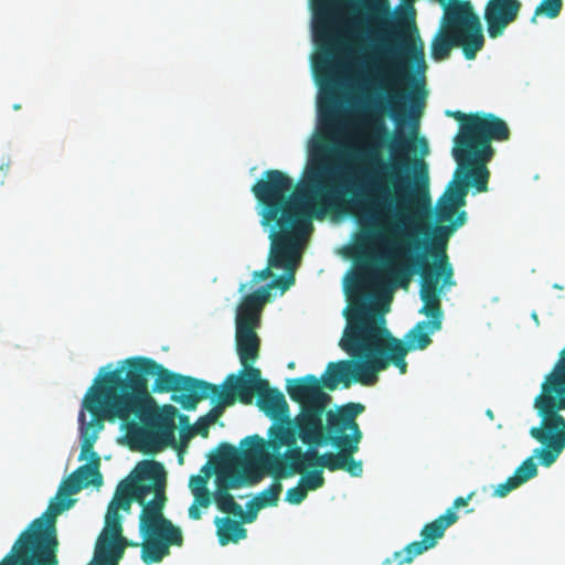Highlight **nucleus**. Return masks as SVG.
<instances>
[{
    "instance_id": "1",
    "label": "nucleus",
    "mask_w": 565,
    "mask_h": 565,
    "mask_svg": "<svg viewBox=\"0 0 565 565\" xmlns=\"http://www.w3.org/2000/svg\"><path fill=\"white\" fill-rule=\"evenodd\" d=\"M372 134L371 141L359 154L367 159L373 169L367 174L362 200L356 202L355 216L360 225L353 246L354 259L367 258L375 245L388 248L386 271L392 282L406 288L413 276L419 274L420 284L450 288L456 285L454 268L446 253L449 235L466 223V212L461 211L450 225L434 228L429 264L426 255H412V247L420 248L419 241H412L407 231L409 214L414 204L429 202V174L423 159H411L415 151L417 126L406 135L396 129L387 149L391 160L381 159V139L390 136L384 119L375 114L367 119Z\"/></svg>"
},
{
    "instance_id": "2",
    "label": "nucleus",
    "mask_w": 565,
    "mask_h": 565,
    "mask_svg": "<svg viewBox=\"0 0 565 565\" xmlns=\"http://www.w3.org/2000/svg\"><path fill=\"white\" fill-rule=\"evenodd\" d=\"M335 73L332 82L317 77L322 89L319 102L318 134L308 149V161L297 185L280 170L270 169L252 186L257 201L260 225L269 230V267L282 268L285 274L264 288L288 290L296 281L300 248L312 231V216L321 217L333 210L341 198L337 172L332 164L341 118L335 96Z\"/></svg>"
},
{
    "instance_id": "3",
    "label": "nucleus",
    "mask_w": 565,
    "mask_h": 565,
    "mask_svg": "<svg viewBox=\"0 0 565 565\" xmlns=\"http://www.w3.org/2000/svg\"><path fill=\"white\" fill-rule=\"evenodd\" d=\"M347 327L339 345L352 360H342L328 364L322 384L329 391H334L340 383L348 388L352 382L362 385H373L377 373L391 364L401 374L407 372L406 355L409 347L393 337L385 327L384 312H375L366 301L352 303L345 315Z\"/></svg>"
},
{
    "instance_id": "4",
    "label": "nucleus",
    "mask_w": 565,
    "mask_h": 565,
    "mask_svg": "<svg viewBox=\"0 0 565 565\" xmlns=\"http://www.w3.org/2000/svg\"><path fill=\"white\" fill-rule=\"evenodd\" d=\"M102 367L94 385L88 390L83 406L90 413L92 419L84 443V451L96 443L104 428V419L118 418L128 422L131 416L141 418L149 408L152 398L149 394L148 376H156L152 392L175 391L181 374L170 372L154 360L146 356H131L121 361L115 370L104 373Z\"/></svg>"
},
{
    "instance_id": "5",
    "label": "nucleus",
    "mask_w": 565,
    "mask_h": 565,
    "mask_svg": "<svg viewBox=\"0 0 565 565\" xmlns=\"http://www.w3.org/2000/svg\"><path fill=\"white\" fill-rule=\"evenodd\" d=\"M164 487L163 465L149 460L141 462L135 480L121 481L116 490L117 494L142 505L139 516V531L143 539L141 559L148 565L161 562L170 554L171 546L183 544L181 529L164 518L162 512L167 501Z\"/></svg>"
},
{
    "instance_id": "6",
    "label": "nucleus",
    "mask_w": 565,
    "mask_h": 565,
    "mask_svg": "<svg viewBox=\"0 0 565 565\" xmlns=\"http://www.w3.org/2000/svg\"><path fill=\"white\" fill-rule=\"evenodd\" d=\"M415 24L409 25V30H391L390 34L398 42L391 41L386 43L382 52L386 57V63H379L375 55H363L359 58L358 65L361 66L366 78L379 79L380 88L388 94L385 100L377 105L382 113H387L399 128L409 116L407 104L412 108L420 106L424 100L417 89L406 93L399 86L413 79L407 63L417 66L425 65L424 44L417 34Z\"/></svg>"
},
{
    "instance_id": "7",
    "label": "nucleus",
    "mask_w": 565,
    "mask_h": 565,
    "mask_svg": "<svg viewBox=\"0 0 565 565\" xmlns=\"http://www.w3.org/2000/svg\"><path fill=\"white\" fill-rule=\"evenodd\" d=\"M365 409L360 403H348L335 411H328L326 425L316 431H309V440L302 441L309 447L332 445L338 452H326L321 456L320 468L329 471L344 470L352 477H360L363 472L362 462L354 459L363 434L356 417Z\"/></svg>"
},
{
    "instance_id": "8",
    "label": "nucleus",
    "mask_w": 565,
    "mask_h": 565,
    "mask_svg": "<svg viewBox=\"0 0 565 565\" xmlns=\"http://www.w3.org/2000/svg\"><path fill=\"white\" fill-rule=\"evenodd\" d=\"M312 34L318 49L313 58V71L338 68L340 53L351 52L350 43L358 28V20H345L342 0H311Z\"/></svg>"
},
{
    "instance_id": "9",
    "label": "nucleus",
    "mask_w": 565,
    "mask_h": 565,
    "mask_svg": "<svg viewBox=\"0 0 565 565\" xmlns=\"http://www.w3.org/2000/svg\"><path fill=\"white\" fill-rule=\"evenodd\" d=\"M268 438V441L258 435L244 438L241 446L245 447V458L258 461L275 479L302 473V449L297 445L296 425H273Z\"/></svg>"
},
{
    "instance_id": "10",
    "label": "nucleus",
    "mask_w": 565,
    "mask_h": 565,
    "mask_svg": "<svg viewBox=\"0 0 565 565\" xmlns=\"http://www.w3.org/2000/svg\"><path fill=\"white\" fill-rule=\"evenodd\" d=\"M484 45L480 18L469 1L452 0L445 9L441 31L431 42V56L446 60L452 47H461L467 60H473Z\"/></svg>"
},
{
    "instance_id": "11",
    "label": "nucleus",
    "mask_w": 565,
    "mask_h": 565,
    "mask_svg": "<svg viewBox=\"0 0 565 565\" xmlns=\"http://www.w3.org/2000/svg\"><path fill=\"white\" fill-rule=\"evenodd\" d=\"M534 408L540 424L531 427L529 434L541 445L534 455L542 466L551 467L565 449V417L561 414L565 411V395L541 386Z\"/></svg>"
},
{
    "instance_id": "12",
    "label": "nucleus",
    "mask_w": 565,
    "mask_h": 565,
    "mask_svg": "<svg viewBox=\"0 0 565 565\" xmlns=\"http://www.w3.org/2000/svg\"><path fill=\"white\" fill-rule=\"evenodd\" d=\"M230 381L236 394H224L223 404H234L236 399L242 404H250L253 396L257 395V406L277 422L275 425H295V419H290L285 395L278 388L270 387L267 380L262 379L260 370H252L250 379L230 374Z\"/></svg>"
},
{
    "instance_id": "13",
    "label": "nucleus",
    "mask_w": 565,
    "mask_h": 565,
    "mask_svg": "<svg viewBox=\"0 0 565 565\" xmlns=\"http://www.w3.org/2000/svg\"><path fill=\"white\" fill-rule=\"evenodd\" d=\"M81 490L82 486L76 482L71 473L60 486L45 512L40 518L33 520L20 534L22 550L58 547L56 518L72 507L74 501L70 497L78 493Z\"/></svg>"
},
{
    "instance_id": "14",
    "label": "nucleus",
    "mask_w": 565,
    "mask_h": 565,
    "mask_svg": "<svg viewBox=\"0 0 565 565\" xmlns=\"http://www.w3.org/2000/svg\"><path fill=\"white\" fill-rule=\"evenodd\" d=\"M289 397L300 404V413L295 417L298 436L301 441L309 440V431H316L323 425L322 417L330 397L322 391L320 381L316 375L308 374L301 377L287 380L286 385Z\"/></svg>"
},
{
    "instance_id": "15",
    "label": "nucleus",
    "mask_w": 565,
    "mask_h": 565,
    "mask_svg": "<svg viewBox=\"0 0 565 565\" xmlns=\"http://www.w3.org/2000/svg\"><path fill=\"white\" fill-rule=\"evenodd\" d=\"M447 117L459 124L458 134L454 138V151L471 148L473 145L484 146L487 140L504 141L510 138L507 122L491 113L465 114L460 110H446Z\"/></svg>"
},
{
    "instance_id": "16",
    "label": "nucleus",
    "mask_w": 565,
    "mask_h": 565,
    "mask_svg": "<svg viewBox=\"0 0 565 565\" xmlns=\"http://www.w3.org/2000/svg\"><path fill=\"white\" fill-rule=\"evenodd\" d=\"M447 117L459 124L458 134L454 138V151L471 148L473 145L484 146L487 140L504 141L510 138L507 122L491 113L465 114L460 110H446Z\"/></svg>"
},
{
    "instance_id": "17",
    "label": "nucleus",
    "mask_w": 565,
    "mask_h": 565,
    "mask_svg": "<svg viewBox=\"0 0 565 565\" xmlns=\"http://www.w3.org/2000/svg\"><path fill=\"white\" fill-rule=\"evenodd\" d=\"M446 288L433 286L429 281L420 284L419 296L423 301V307L419 313L430 318L429 321H419L416 326L407 332L405 339L406 347L412 350H424L430 343V333L439 331L443 324L444 312L441 309L440 296Z\"/></svg>"
},
{
    "instance_id": "18",
    "label": "nucleus",
    "mask_w": 565,
    "mask_h": 565,
    "mask_svg": "<svg viewBox=\"0 0 565 565\" xmlns=\"http://www.w3.org/2000/svg\"><path fill=\"white\" fill-rule=\"evenodd\" d=\"M493 140H487L484 146L473 145L471 148L454 151L452 156L458 163L456 172H461V179L472 184L478 192L488 190L490 172L487 163L493 158Z\"/></svg>"
},
{
    "instance_id": "19",
    "label": "nucleus",
    "mask_w": 565,
    "mask_h": 565,
    "mask_svg": "<svg viewBox=\"0 0 565 565\" xmlns=\"http://www.w3.org/2000/svg\"><path fill=\"white\" fill-rule=\"evenodd\" d=\"M458 520V515L454 514L452 511H446L439 515L436 520L424 525L420 531V541L409 543L405 548L394 553V558H398L404 555L399 564L412 563L413 559L423 554L424 552L433 548L439 539L445 535V531L455 524Z\"/></svg>"
},
{
    "instance_id": "20",
    "label": "nucleus",
    "mask_w": 565,
    "mask_h": 565,
    "mask_svg": "<svg viewBox=\"0 0 565 565\" xmlns=\"http://www.w3.org/2000/svg\"><path fill=\"white\" fill-rule=\"evenodd\" d=\"M220 393V386L191 376L181 375L171 399L186 411L196 408L199 402Z\"/></svg>"
},
{
    "instance_id": "21",
    "label": "nucleus",
    "mask_w": 565,
    "mask_h": 565,
    "mask_svg": "<svg viewBox=\"0 0 565 565\" xmlns=\"http://www.w3.org/2000/svg\"><path fill=\"white\" fill-rule=\"evenodd\" d=\"M519 0H489L484 9V20L491 39L501 36L509 24L519 15Z\"/></svg>"
},
{
    "instance_id": "22",
    "label": "nucleus",
    "mask_w": 565,
    "mask_h": 565,
    "mask_svg": "<svg viewBox=\"0 0 565 565\" xmlns=\"http://www.w3.org/2000/svg\"><path fill=\"white\" fill-rule=\"evenodd\" d=\"M81 424V435H82V452L81 459L85 456H90V463L83 465L78 467L75 471L72 472V476L76 480L78 484L82 486V489L87 488L88 486L100 487L103 483V476L99 471L100 458L94 451V445L89 450L84 451V443L87 437L88 431H93L94 427H89L90 420H85V414L83 412L79 413L78 417Z\"/></svg>"
},
{
    "instance_id": "23",
    "label": "nucleus",
    "mask_w": 565,
    "mask_h": 565,
    "mask_svg": "<svg viewBox=\"0 0 565 565\" xmlns=\"http://www.w3.org/2000/svg\"><path fill=\"white\" fill-rule=\"evenodd\" d=\"M236 350L242 364L238 377L250 379V371L258 370L254 367V363L259 358L260 339L255 329L236 328Z\"/></svg>"
},
{
    "instance_id": "24",
    "label": "nucleus",
    "mask_w": 565,
    "mask_h": 565,
    "mask_svg": "<svg viewBox=\"0 0 565 565\" xmlns=\"http://www.w3.org/2000/svg\"><path fill=\"white\" fill-rule=\"evenodd\" d=\"M257 463L238 462L237 467H225L216 477V488L230 491L239 489L245 484L258 482L262 473L258 470Z\"/></svg>"
},
{
    "instance_id": "25",
    "label": "nucleus",
    "mask_w": 565,
    "mask_h": 565,
    "mask_svg": "<svg viewBox=\"0 0 565 565\" xmlns=\"http://www.w3.org/2000/svg\"><path fill=\"white\" fill-rule=\"evenodd\" d=\"M269 298L268 288H258L245 296L237 309L236 328L256 329L260 322L263 306Z\"/></svg>"
},
{
    "instance_id": "26",
    "label": "nucleus",
    "mask_w": 565,
    "mask_h": 565,
    "mask_svg": "<svg viewBox=\"0 0 565 565\" xmlns=\"http://www.w3.org/2000/svg\"><path fill=\"white\" fill-rule=\"evenodd\" d=\"M166 415L161 416L157 423V433H140V440L146 447L160 450L164 446L174 445V415L177 409L169 405L164 408Z\"/></svg>"
},
{
    "instance_id": "27",
    "label": "nucleus",
    "mask_w": 565,
    "mask_h": 565,
    "mask_svg": "<svg viewBox=\"0 0 565 565\" xmlns=\"http://www.w3.org/2000/svg\"><path fill=\"white\" fill-rule=\"evenodd\" d=\"M127 545L139 546V543L130 542L124 537V540L117 539L100 542L97 546L95 558L88 565H118L119 559L124 556L125 548Z\"/></svg>"
},
{
    "instance_id": "28",
    "label": "nucleus",
    "mask_w": 565,
    "mask_h": 565,
    "mask_svg": "<svg viewBox=\"0 0 565 565\" xmlns=\"http://www.w3.org/2000/svg\"><path fill=\"white\" fill-rule=\"evenodd\" d=\"M281 491L282 484L280 483L279 479H275V481L268 488L263 490L258 495H256L246 504L247 512L244 515V522H253L257 516V512L264 508L276 507L278 504Z\"/></svg>"
},
{
    "instance_id": "29",
    "label": "nucleus",
    "mask_w": 565,
    "mask_h": 565,
    "mask_svg": "<svg viewBox=\"0 0 565 565\" xmlns=\"http://www.w3.org/2000/svg\"><path fill=\"white\" fill-rule=\"evenodd\" d=\"M215 525L217 527V536L221 545H226L231 542L237 543L247 535V531L242 523L228 516L215 518Z\"/></svg>"
},
{
    "instance_id": "30",
    "label": "nucleus",
    "mask_w": 565,
    "mask_h": 565,
    "mask_svg": "<svg viewBox=\"0 0 565 565\" xmlns=\"http://www.w3.org/2000/svg\"><path fill=\"white\" fill-rule=\"evenodd\" d=\"M554 393L565 395V347L559 351L558 358L541 385Z\"/></svg>"
},
{
    "instance_id": "31",
    "label": "nucleus",
    "mask_w": 565,
    "mask_h": 565,
    "mask_svg": "<svg viewBox=\"0 0 565 565\" xmlns=\"http://www.w3.org/2000/svg\"><path fill=\"white\" fill-rule=\"evenodd\" d=\"M21 565H58L57 548L22 550Z\"/></svg>"
},
{
    "instance_id": "32",
    "label": "nucleus",
    "mask_w": 565,
    "mask_h": 565,
    "mask_svg": "<svg viewBox=\"0 0 565 565\" xmlns=\"http://www.w3.org/2000/svg\"><path fill=\"white\" fill-rule=\"evenodd\" d=\"M238 462L250 463L256 461L246 459L244 451L242 452V458H239L238 450L234 446L226 443L221 444L215 456V463L226 467H237Z\"/></svg>"
},
{
    "instance_id": "33",
    "label": "nucleus",
    "mask_w": 565,
    "mask_h": 565,
    "mask_svg": "<svg viewBox=\"0 0 565 565\" xmlns=\"http://www.w3.org/2000/svg\"><path fill=\"white\" fill-rule=\"evenodd\" d=\"M214 501L217 509L223 513L234 514L244 521L245 513L242 507L234 500L230 491L216 488L214 493Z\"/></svg>"
},
{
    "instance_id": "34",
    "label": "nucleus",
    "mask_w": 565,
    "mask_h": 565,
    "mask_svg": "<svg viewBox=\"0 0 565 565\" xmlns=\"http://www.w3.org/2000/svg\"><path fill=\"white\" fill-rule=\"evenodd\" d=\"M468 182L461 179V172H455L454 180L447 191L441 195L450 202H456L461 207L466 204Z\"/></svg>"
},
{
    "instance_id": "35",
    "label": "nucleus",
    "mask_w": 565,
    "mask_h": 565,
    "mask_svg": "<svg viewBox=\"0 0 565 565\" xmlns=\"http://www.w3.org/2000/svg\"><path fill=\"white\" fill-rule=\"evenodd\" d=\"M108 540H124L121 516L117 512L107 511L105 515V527L100 534L99 541Z\"/></svg>"
},
{
    "instance_id": "36",
    "label": "nucleus",
    "mask_w": 565,
    "mask_h": 565,
    "mask_svg": "<svg viewBox=\"0 0 565 565\" xmlns=\"http://www.w3.org/2000/svg\"><path fill=\"white\" fill-rule=\"evenodd\" d=\"M206 484L207 478L200 475L192 476L189 481L191 492L202 508H207L211 504V493Z\"/></svg>"
},
{
    "instance_id": "37",
    "label": "nucleus",
    "mask_w": 565,
    "mask_h": 565,
    "mask_svg": "<svg viewBox=\"0 0 565 565\" xmlns=\"http://www.w3.org/2000/svg\"><path fill=\"white\" fill-rule=\"evenodd\" d=\"M235 393V388L232 386V382L230 381V375L225 379L223 384V390L220 388V393H216V395L211 396L212 398H215L216 405L210 411V413L206 415V419L211 423H214L217 420V418L222 415L224 407L231 406L232 404H223L224 394L228 393Z\"/></svg>"
},
{
    "instance_id": "38",
    "label": "nucleus",
    "mask_w": 565,
    "mask_h": 565,
    "mask_svg": "<svg viewBox=\"0 0 565 565\" xmlns=\"http://www.w3.org/2000/svg\"><path fill=\"white\" fill-rule=\"evenodd\" d=\"M537 458L534 454L530 457H527L515 470L512 477L514 480L519 483V486H522L526 481L531 480L532 478L537 476V465L535 463L534 459Z\"/></svg>"
},
{
    "instance_id": "39",
    "label": "nucleus",
    "mask_w": 565,
    "mask_h": 565,
    "mask_svg": "<svg viewBox=\"0 0 565 565\" xmlns=\"http://www.w3.org/2000/svg\"><path fill=\"white\" fill-rule=\"evenodd\" d=\"M459 207L458 203L450 202L441 196L437 203V220L443 223L452 222Z\"/></svg>"
},
{
    "instance_id": "40",
    "label": "nucleus",
    "mask_w": 565,
    "mask_h": 565,
    "mask_svg": "<svg viewBox=\"0 0 565 565\" xmlns=\"http://www.w3.org/2000/svg\"><path fill=\"white\" fill-rule=\"evenodd\" d=\"M562 6V0H543L535 9L532 22H535V18L541 14H545L550 19H555L559 15Z\"/></svg>"
},
{
    "instance_id": "41",
    "label": "nucleus",
    "mask_w": 565,
    "mask_h": 565,
    "mask_svg": "<svg viewBox=\"0 0 565 565\" xmlns=\"http://www.w3.org/2000/svg\"><path fill=\"white\" fill-rule=\"evenodd\" d=\"M300 482L307 489V491H315L320 489L324 484L323 471L321 468H315L307 472V475L301 478Z\"/></svg>"
},
{
    "instance_id": "42",
    "label": "nucleus",
    "mask_w": 565,
    "mask_h": 565,
    "mask_svg": "<svg viewBox=\"0 0 565 565\" xmlns=\"http://www.w3.org/2000/svg\"><path fill=\"white\" fill-rule=\"evenodd\" d=\"M322 455H320L317 450V447H309L306 451L302 450V465H303V471L306 468H320V458Z\"/></svg>"
},
{
    "instance_id": "43",
    "label": "nucleus",
    "mask_w": 565,
    "mask_h": 565,
    "mask_svg": "<svg viewBox=\"0 0 565 565\" xmlns=\"http://www.w3.org/2000/svg\"><path fill=\"white\" fill-rule=\"evenodd\" d=\"M210 424H212L210 420H207L206 418H200L195 426L192 427V428H189L188 431H182L181 433V437L183 439H189L190 437H192L193 435L198 434L202 437H207L209 436V426Z\"/></svg>"
},
{
    "instance_id": "44",
    "label": "nucleus",
    "mask_w": 565,
    "mask_h": 565,
    "mask_svg": "<svg viewBox=\"0 0 565 565\" xmlns=\"http://www.w3.org/2000/svg\"><path fill=\"white\" fill-rule=\"evenodd\" d=\"M131 503H132L131 499H129L125 495L115 493L113 500L108 504L107 511L119 513V510H122V511L129 512L131 509Z\"/></svg>"
},
{
    "instance_id": "45",
    "label": "nucleus",
    "mask_w": 565,
    "mask_h": 565,
    "mask_svg": "<svg viewBox=\"0 0 565 565\" xmlns=\"http://www.w3.org/2000/svg\"><path fill=\"white\" fill-rule=\"evenodd\" d=\"M307 489L300 482V484L287 490L286 501L291 504H300L307 498Z\"/></svg>"
},
{
    "instance_id": "46",
    "label": "nucleus",
    "mask_w": 565,
    "mask_h": 565,
    "mask_svg": "<svg viewBox=\"0 0 565 565\" xmlns=\"http://www.w3.org/2000/svg\"><path fill=\"white\" fill-rule=\"evenodd\" d=\"M22 543H20L19 537L13 544L11 553L2 559L0 565H21L22 561L19 558V556L22 553Z\"/></svg>"
},
{
    "instance_id": "47",
    "label": "nucleus",
    "mask_w": 565,
    "mask_h": 565,
    "mask_svg": "<svg viewBox=\"0 0 565 565\" xmlns=\"http://www.w3.org/2000/svg\"><path fill=\"white\" fill-rule=\"evenodd\" d=\"M373 278L374 275L369 270V268L363 267L352 276L351 284L352 286L360 288Z\"/></svg>"
},
{
    "instance_id": "48",
    "label": "nucleus",
    "mask_w": 565,
    "mask_h": 565,
    "mask_svg": "<svg viewBox=\"0 0 565 565\" xmlns=\"http://www.w3.org/2000/svg\"><path fill=\"white\" fill-rule=\"evenodd\" d=\"M519 483L514 480L512 476H510L504 482L500 483L495 490L494 495L504 498L508 495L512 490L519 488Z\"/></svg>"
},
{
    "instance_id": "49",
    "label": "nucleus",
    "mask_w": 565,
    "mask_h": 565,
    "mask_svg": "<svg viewBox=\"0 0 565 565\" xmlns=\"http://www.w3.org/2000/svg\"><path fill=\"white\" fill-rule=\"evenodd\" d=\"M270 268L271 267H269V265H268L266 268H264L262 270L254 271L252 282L258 284L259 281L271 277L273 273H271Z\"/></svg>"
},
{
    "instance_id": "50",
    "label": "nucleus",
    "mask_w": 565,
    "mask_h": 565,
    "mask_svg": "<svg viewBox=\"0 0 565 565\" xmlns=\"http://www.w3.org/2000/svg\"><path fill=\"white\" fill-rule=\"evenodd\" d=\"M472 493H470L467 498L458 497L452 502V505L448 508L446 511H452L454 514H457L456 510L459 508H463L468 504L469 500L471 499Z\"/></svg>"
},
{
    "instance_id": "51",
    "label": "nucleus",
    "mask_w": 565,
    "mask_h": 565,
    "mask_svg": "<svg viewBox=\"0 0 565 565\" xmlns=\"http://www.w3.org/2000/svg\"><path fill=\"white\" fill-rule=\"evenodd\" d=\"M200 508H202L201 504L199 502H196V499H194L193 503L189 508L190 519H192V520L201 519L202 514H201Z\"/></svg>"
},
{
    "instance_id": "52",
    "label": "nucleus",
    "mask_w": 565,
    "mask_h": 565,
    "mask_svg": "<svg viewBox=\"0 0 565 565\" xmlns=\"http://www.w3.org/2000/svg\"><path fill=\"white\" fill-rule=\"evenodd\" d=\"M179 422L182 426H189V417L186 415H180Z\"/></svg>"
},
{
    "instance_id": "53",
    "label": "nucleus",
    "mask_w": 565,
    "mask_h": 565,
    "mask_svg": "<svg viewBox=\"0 0 565 565\" xmlns=\"http://www.w3.org/2000/svg\"><path fill=\"white\" fill-rule=\"evenodd\" d=\"M13 109H14V110H19V109H21V105H20V104H14V105H13Z\"/></svg>"
},
{
    "instance_id": "54",
    "label": "nucleus",
    "mask_w": 565,
    "mask_h": 565,
    "mask_svg": "<svg viewBox=\"0 0 565 565\" xmlns=\"http://www.w3.org/2000/svg\"><path fill=\"white\" fill-rule=\"evenodd\" d=\"M287 366L288 369H295V362H289Z\"/></svg>"
},
{
    "instance_id": "55",
    "label": "nucleus",
    "mask_w": 565,
    "mask_h": 565,
    "mask_svg": "<svg viewBox=\"0 0 565 565\" xmlns=\"http://www.w3.org/2000/svg\"><path fill=\"white\" fill-rule=\"evenodd\" d=\"M487 414H488V416H490L491 418L493 417L492 411L488 409V411H487Z\"/></svg>"
},
{
    "instance_id": "56",
    "label": "nucleus",
    "mask_w": 565,
    "mask_h": 565,
    "mask_svg": "<svg viewBox=\"0 0 565 565\" xmlns=\"http://www.w3.org/2000/svg\"><path fill=\"white\" fill-rule=\"evenodd\" d=\"M404 555L399 556L398 558H395L397 561V565H402L399 564V561L403 559Z\"/></svg>"
},
{
    "instance_id": "57",
    "label": "nucleus",
    "mask_w": 565,
    "mask_h": 565,
    "mask_svg": "<svg viewBox=\"0 0 565 565\" xmlns=\"http://www.w3.org/2000/svg\"><path fill=\"white\" fill-rule=\"evenodd\" d=\"M383 564H384V565H386V564H391V559H390V558H386V559L384 561V563H383Z\"/></svg>"
}]
</instances>
